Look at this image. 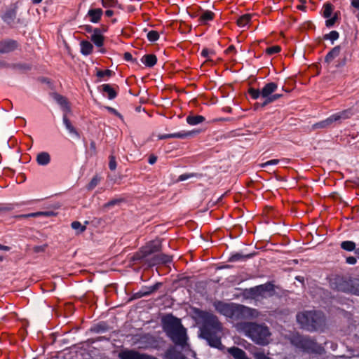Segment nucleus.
<instances>
[{
    "label": "nucleus",
    "mask_w": 359,
    "mask_h": 359,
    "mask_svg": "<svg viewBox=\"0 0 359 359\" xmlns=\"http://www.w3.org/2000/svg\"><path fill=\"white\" fill-rule=\"evenodd\" d=\"M205 120V117L201 115H189L187 117V122L189 125L195 126L203 123Z\"/></svg>",
    "instance_id": "25"
},
{
    "label": "nucleus",
    "mask_w": 359,
    "mask_h": 359,
    "mask_svg": "<svg viewBox=\"0 0 359 359\" xmlns=\"http://www.w3.org/2000/svg\"><path fill=\"white\" fill-rule=\"evenodd\" d=\"M157 161V156L154 155V154H151L149 156V163L151 165L154 164Z\"/></svg>",
    "instance_id": "54"
},
{
    "label": "nucleus",
    "mask_w": 359,
    "mask_h": 359,
    "mask_svg": "<svg viewBox=\"0 0 359 359\" xmlns=\"http://www.w3.org/2000/svg\"><path fill=\"white\" fill-rule=\"evenodd\" d=\"M11 67L22 72H27L31 69V65L26 63L13 64Z\"/></svg>",
    "instance_id": "32"
},
{
    "label": "nucleus",
    "mask_w": 359,
    "mask_h": 359,
    "mask_svg": "<svg viewBox=\"0 0 359 359\" xmlns=\"http://www.w3.org/2000/svg\"><path fill=\"white\" fill-rule=\"evenodd\" d=\"M199 318L202 320L200 337L205 339L210 346L223 350L224 346L221 342L222 327L217 317L211 313L201 311Z\"/></svg>",
    "instance_id": "1"
},
{
    "label": "nucleus",
    "mask_w": 359,
    "mask_h": 359,
    "mask_svg": "<svg viewBox=\"0 0 359 359\" xmlns=\"http://www.w3.org/2000/svg\"><path fill=\"white\" fill-rule=\"evenodd\" d=\"M241 307L245 309H241L240 311V319L243 318L247 316H250L252 318H256L258 316V311L256 309H250L249 307L241 305Z\"/></svg>",
    "instance_id": "19"
},
{
    "label": "nucleus",
    "mask_w": 359,
    "mask_h": 359,
    "mask_svg": "<svg viewBox=\"0 0 359 359\" xmlns=\"http://www.w3.org/2000/svg\"><path fill=\"white\" fill-rule=\"evenodd\" d=\"M88 15L90 18V21L92 22L97 23L101 18L102 10L101 8L90 9L88 11Z\"/></svg>",
    "instance_id": "22"
},
{
    "label": "nucleus",
    "mask_w": 359,
    "mask_h": 359,
    "mask_svg": "<svg viewBox=\"0 0 359 359\" xmlns=\"http://www.w3.org/2000/svg\"><path fill=\"white\" fill-rule=\"evenodd\" d=\"M215 309L221 314L233 320L240 319V311L244 309L240 304L217 301L214 303Z\"/></svg>",
    "instance_id": "8"
},
{
    "label": "nucleus",
    "mask_w": 359,
    "mask_h": 359,
    "mask_svg": "<svg viewBox=\"0 0 359 359\" xmlns=\"http://www.w3.org/2000/svg\"><path fill=\"white\" fill-rule=\"evenodd\" d=\"M210 53H212V51H210L207 48H204L201 52V55L203 56L204 57H207L209 55Z\"/></svg>",
    "instance_id": "56"
},
{
    "label": "nucleus",
    "mask_w": 359,
    "mask_h": 359,
    "mask_svg": "<svg viewBox=\"0 0 359 359\" xmlns=\"http://www.w3.org/2000/svg\"><path fill=\"white\" fill-rule=\"evenodd\" d=\"M50 155L47 151L39 152L36 157V161L39 165L46 166L50 163Z\"/></svg>",
    "instance_id": "15"
},
{
    "label": "nucleus",
    "mask_w": 359,
    "mask_h": 359,
    "mask_svg": "<svg viewBox=\"0 0 359 359\" xmlns=\"http://www.w3.org/2000/svg\"><path fill=\"white\" fill-rule=\"evenodd\" d=\"M352 115L351 109H346L330 116L325 121L327 125L330 126L334 123H340L342 120L350 118Z\"/></svg>",
    "instance_id": "11"
},
{
    "label": "nucleus",
    "mask_w": 359,
    "mask_h": 359,
    "mask_svg": "<svg viewBox=\"0 0 359 359\" xmlns=\"http://www.w3.org/2000/svg\"><path fill=\"white\" fill-rule=\"evenodd\" d=\"M71 226L73 229L78 231V233L83 232L86 229V226L82 225L78 221L73 222Z\"/></svg>",
    "instance_id": "34"
},
{
    "label": "nucleus",
    "mask_w": 359,
    "mask_h": 359,
    "mask_svg": "<svg viewBox=\"0 0 359 359\" xmlns=\"http://www.w3.org/2000/svg\"><path fill=\"white\" fill-rule=\"evenodd\" d=\"M278 89V85L276 83L270 82L266 84L261 89H255L250 88L248 90L249 95L253 100H257L259 98L266 100L272 94Z\"/></svg>",
    "instance_id": "10"
},
{
    "label": "nucleus",
    "mask_w": 359,
    "mask_h": 359,
    "mask_svg": "<svg viewBox=\"0 0 359 359\" xmlns=\"http://www.w3.org/2000/svg\"><path fill=\"white\" fill-rule=\"evenodd\" d=\"M341 248L346 251L351 252L355 249V243L353 241H346L340 244Z\"/></svg>",
    "instance_id": "29"
},
{
    "label": "nucleus",
    "mask_w": 359,
    "mask_h": 359,
    "mask_svg": "<svg viewBox=\"0 0 359 359\" xmlns=\"http://www.w3.org/2000/svg\"><path fill=\"white\" fill-rule=\"evenodd\" d=\"M341 51L340 46L334 47L325 56V62H331L335 57H337Z\"/></svg>",
    "instance_id": "24"
},
{
    "label": "nucleus",
    "mask_w": 359,
    "mask_h": 359,
    "mask_svg": "<svg viewBox=\"0 0 359 359\" xmlns=\"http://www.w3.org/2000/svg\"><path fill=\"white\" fill-rule=\"evenodd\" d=\"M9 67H11V65H9L8 63H7L3 60H0V68Z\"/></svg>",
    "instance_id": "60"
},
{
    "label": "nucleus",
    "mask_w": 359,
    "mask_h": 359,
    "mask_svg": "<svg viewBox=\"0 0 359 359\" xmlns=\"http://www.w3.org/2000/svg\"><path fill=\"white\" fill-rule=\"evenodd\" d=\"M297 8L300 10H304L305 9V6L304 5H299L297 6Z\"/></svg>",
    "instance_id": "64"
},
{
    "label": "nucleus",
    "mask_w": 359,
    "mask_h": 359,
    "mask_svg": "<svg viewBox=\"0 0 359 359\" xmlns=\"http://www.w3.org/2000/svg\"><path fill=\"white\" fill-rule=\"evenodd\" d=\"M254 357L255 359H271L264 352H256L254 354Z\"/></svg>",
    "instance_id": "47"
},
{
    "label": "nucleus",
    "mask_w": 359,
    "mask_h": 359,
    "mask_svg": "<svg viewBox=\"0 0 359 359\" xmlns=\"http://www.w3.org/2000/svg\"><path fill=\"white\" fill-rule=\"evenodd\" d=\"M282 97H283V95L280 94V93L272 94V95L270 96V97H269L266 100L263 101V102L261 104V106L262 107H264L268 105L269 104L276 101L277 100L280 99Z\"/></svg>",
    "instance_id": "31"
},
{
    "label": "nucleus",
    "mask_w": 359,
    "mask_h": 359,
    "mask_svg": "<svg viewBox=\"0 0 359 359\" xmlns=\"http://www.w3.org/2000/svg\"><path fill=\"white\" fill-rule=\"evenodd\" d=\"M90 154L91 155H95L96 154V144H95V142L92 140L90 142Z\"/></svg>",
    "instance_id": "50"
},
{
    "label": "nucleus",
    "mask_w": 359,
    "mask_h": 359,
    "mask_svg": "<svg viewBox=\"0 0 359 359\" xmlns=\"http://www.w3.org/2000/svg\"><path fill=\"white\" fill-rule=\"evenodd\" d=\"M17 15V6L11 5L2 15V20L8 25H11L15 22Z\"/></svg>",
    "instance_id": "13"
},
{
    "label": "nucleus",
    "mask_w": 359,
    "mask_h": 359,
    "mask_svg": "<svg viewBox=\"0 0 359 359\" xmlns=\"http://www.w3.org/2000/svg\"><path fill=\"white\" fill-rule=\"evenodd\" d=\"M195 176H197V174H195V173L182 174L179 176L178 181H184V180H188L191 177H195Z\"/></svg>",
    "instance_id": "43"
},
{
    "label": "nucleus",
    "mask_w": 359,
    "mask_h": 359,
    "mask_svg": "<svg viewBox=\"0 0 359 359\" xmlns=\"http://www.w3.org/2000/svg\"><path fill=\"white\" fill-rule=\"evenodd\" d=\"M122 201H123V199H121V198L112 199V200L109 201L108 203H107L104 205V207L110 208V207L114 206L116 205L119 204Z\"/></svg>",
    "instance_id": "42"
},
{
    "label": "nucleus",
    "mask_w": 359,
    "mask_h": 359,
    "mask_svg": "<svg viewBox=\"0 0 359 359\" xmlns=\"http://www.w3.org/2000/svg\"><path fill=\"white\" fill-rule=\"evenodd\" d=\"M109 168L111 170H114L116 168V161L114 156H109Z\"/></svg>",
    "instance_id": "40"
},
{
    "label": "nucleus",
    "mask_w": 359,
    "mask_h": 359,
    "mask_svg": "<svg viewBox=\"0 0 359 359\" xmlns=\"http://www.w3.org/2000/svg\"><path fill=\"white\" fill-rule=\"evenodd\" d=\"M161 286V283H156L154 285L148 287L147 291H145V292H143L141 293H137V297H142L148 296V295L151 294V293H153L154 292L156 291Z\"/></svg>",
    "instance_id": "28"
},
{
    "label": "nucleus",
    "mask_w": 359,
    "mask_h": 359,
    "mask_svg": "<svg viewBox=\"0 0 359 359\" xmlns=\"http://www.w3.org/2000/svg\"><path fill=\"white\" fill-rule=\"evenodd\" d=\"M337 19V14H335L332 18L328 19L325 21L326 26L328 27H332L334 25Z\"/></svg>",
    "instance_id": "46"
},
{
    "label": "nucleus",
    "mask_w": 359,
    "mask_h": 359,
    "mask_svg": "<svg viewBox=\"0 0 359 359\" xmlns=\"http://www.w3.org/2000/svg\"><path fill=\"white\" fill-rule=\"evenodd\" d=\"M290 342L295 347L306 352H313L316 346V344L311 339L297 333L291 337Z\"/></svg>",
    "instance_id": "9"
},
{
    "label": "nucleus",
    "mask_w": 359,
    "mask_h": 359,
    "mask_svg": "<svg viewBox=\"0 0 359 359\" xmlns=\"http://www.w3.org/2000/svg\"><path fill=\"white\" fill-rule=\"evenodd\" d=\"M91 41L98 47L103 45L104 36L101 34L100 29L95 28L93 30V34L91 36Z\"/></svg>",
    "instance_id": "20"
},
{
    "label": "nucleus",
    "mask_w": 359,
    "mask_h": 359,
    "mask_svg": "<svg viewBox=\"0 0 359 359\" xmlns=\"http://www.w3.org/2000/svg\"><path fill=\"white\" fill-rule=\"evenodd\" d=\"M98 183V180L96 177H93L89 183L88 188L92 189L95 188Z\"/></svg>",
    "instance_id": "51"
},
{
    "label": "nucleus",
    "mask_w": 359,
    "mask_h": 359,
    "mask_svg": "<svg viewBox=\"0 0 359 359\" xmlns=\"http://www.w3.org/2000/svg\"><path fill=\"white\" fill-rule=\"evenodd\" d=\"M195 133H196L195 131H189V132L181 131L179 133H171V134L159 135L158 139H160V140H165V139H169V138L184 139L187 137L194 135Z\"/></svg>",
    "instance_id": "14"
},
{
    "label": "nucleus",
    "mask_w": 359,
    "mask_h": 359,
    "mask_svg": "<svg viewBox=\"0 0 359 359\" xmlns=\"http://www.w3.org/2000/svg\"><path fill=\"white\" fill-rule=\"evenodd\" d=\"M161 250V241H152L137 252L132 259L133 261L139 262L149 267L172 262V256L163 253L156 254Z\"/></svg>",
    "instance_id": "2"
},
{
    "label": "nucleus",
    "mask_w": 359,
    "mask_h": 359,
    "mask_svg": "<svg viewBox=\"0 0 359 359\" xmlns=\"http://www.w3.org/2000/svg\"><path fill=\"white\" fill-rule=\"evenodd\" d=\"M346 263L348 264L353 265L357 262L356 258L352 256L348 257L346 259Z\"/></svg>",
    "instance_id": "53"
},
{
    "label": "nucleus",
    "mask_w": 359,
    "mask_h": 359,
    "mask_svg": "<svg viewBox=\"0 0 359 359\" xmlns=\"http://www.w3.org/2000/svg\"><path fill=\"white\" fill-rule=\"evenodd\" d=\"M105 109H107V111L115 116H118L119 118L123 120V116L114 108H112L111 107H105Z\"/></svg>",
    "instance_id": "44"
},
{
    "label": "nucleus",
    "mask_w": 359,
    "mask_h": 359,
    "mask_svg": "<svg viewBox=\"0 0 359 359\" xmlns=\"http://www.w3.org/2000/svg\"><path fill=\"white\" fill-rule=\"evenodd\" d=\"M48 215V212H38L31 213V214L26 215H21L20 217H36V216H39V215Z\"/></svg>",
    "instance_id": "52"
},
{
    "label": "nucleus",
    "mask_w": 359,
    "mask_h": 359,
    "mask_svg": "<svg viewBox=\"0 0 359 359\" xmlns=\"http://www.w3.org/2000/svg\"><path fill=\"white\" fill-rule=\"evenodd\" d=\"M314 128H327L329 127V126L327 125L326 122L325 120L319 122V123H317L316 124L313 125V126Z\"/></svg>",
    "instance_id": "49"
},
{
    "label": "nucleus",
    "mask_w": 359,
    "mask_h": 359,
    "mask_svg": "<svg viewBox=\"0 0 359 359\" xmlns=\"http://www.w3.org/2000/svg\"><path fill=\"white\" fill-rule=\"evenodd\" d=\"M241 329L244 331L246 336L258 345L266 346L270 342L271 333L269 328L264 324L245 323Z\"/></svg>",
    "instance_id": "5"
},
{
    "label": "nucleus",
    "mask_w": 359,
    "mask_h": 359,
    "mask_svg": "<svg viewBox=\"0 0 359 359\" xmlns=\"http://www.w3.org/2000/svg\"><path fill=\"white\" fill-rule=\"evenodd\" d=\"M280 51V47L278 46H274L266 48V53L268 55H273Z\"/></svg>",
    "instance_id": "39"
},
{
    "label": "nucleus",
    "mask_w": 359,
    "mask_h": 359,
    "mask_svg": "<svg viewBox=\"0 0 359 359\" xmlns=\"http://www.w3.org/2000/svg\"><path fill=\"white\" fill-rule=\"evenodd\" d=\"M121 359H149V356L140 354L135 351H128L122 353L120 355Z\"/></svg>",
    "instance_id": "16"
},
{
    "label": "nucleus",
    "mask_w": 359,
    "mask_h": 359,
    "mask_svg": "<svg viewBox=\"0 0 359 359\" xmlns=\"http://www.w3.org/2000/svg\"><path fill=\"white\" fill-rule=\"evenodd\" d=\"M54 98L56 100V102L61 106L62 110L65 112V114L67 112L70 111L69 103L65 97L59 94H55Z\"/></svg>",
    "instance_id": "21"
},
{
    "label": "nucleus",
    "mask_w": 359,
    "mask_h": 359,
    "mask_svg": "<svg viewBox=\"0 0 359 359\" xmlns=\"http://www.w3.org/2000/svg\"><path fill=\"white\" fill-rule=\"evenodd\" d=\"M124 59L126 61H133V56H132L131 53H130L129 52H126L124 53Z\"/></svg>",
    "instance_id": "55"
},
{
    "label": "nucleus",
    "mask_w": 359,
    "mask_h": 359,
    "mask_svg": "<svg viewBox=\"0 0 359 359\" xmlns=\"http://www.w3.org/2000/svg\"><path fill=\"white\" fill-rule=\"evenodd\" d=\"M339 36L338 32L337 31H331L329 34H327L324 36V39H329L333 43L334 41H336Z\"/></svg>",
    "instance_id": "33"
},
{
    "label": "nucleus",
    "mask_w": 359,
    "mask_h": 359,
    "mask_svg": "<svg viewBox=\"0 0 359 359\" xmlns=\"http://www.w3.org/2000/svg\"><path fill=\"white\" fill-rule=\"evenodd\" d=\"M163 329L167 335L177 346L182 347L187 344V330L181 323V320L172 315L163 319Z\"/></svg>",
    "instance_id": "3"
},
{
    "label": "nucleus",
    "mask_w": 359,
    "mask_h": 359,
    "mask_svg": "<svg viewBox=\"0 0 359 359\" xmlns=\"http://www.w3.org/2000/svg\"><path fill=\"white\" fill-rule=\"evenodd\" d=\"M118 4L117 0H102V6L104 7H114Z\"/></svg>",
    "instance_id": "41"
},
{
    "label": "nucleus",
    "mask_w": 359,
    "mask_h": 359,
    "mask_svg": "<svg viewBox=\"0 0 359 359\" xmlns=\"http://www.w3.org/2000/svg\"><path fill=\"white\" fill-rule=\"evenodd\" d=\"M93 46L91 43L88 41H82L81 42V52L83 55H88L93 51Z\"/></svg>",
    "instance_id": "26"
},
{
    "label": "nucleus",
    "mask_w": 359,
    "mask_h": 359,
    "mask_svg": "<svg viewBox=\"0 0 359 359\" xmlns=\"http://www.w3.org/2000/svg\"><path fill=\"white\" fill-rule=\"evenodd\" d=\"M332 13V5L330 3H327L324 6L323 16L325 18H328L331 16Z\"/></svg>",
    "instance_id": "35"
},
{
    "label": "nucleus",
    "mask_w": 359,
    "mask_h": 359,
    "mask_svg": "<svg viewBox=\"0 0 359 359\" xmlns=\"http://www.w3.org/2000/svg\"><path fill=\"white\" fill-rule=\"evenodd\" d=\"M233 50H235V47L233 45L230 46L227 49V52H231Z\"/></svg>",
    "instance_id": "63"
},
{
    "label": "nucleus",
    "mask_w": 359,
    "mask_h": 359,
    "mask_svg": "<svg viewBox=\"0 0 359 359\" xmlns=\"http://www.w3.org/2000/svg\"><path fill=\"white\" fill-rule=\"evenodd\" d=\"M159 38V34L158 32L151 30L147 33V39L149 41L154 42Z\"/></svg>",
    "instance_id": "37"
},
{
    "label": "nucleus",
    "mask_w": 359,
    "mask_h": 359,
    "mask_svg": "<svg viewBox=\"0 0 359 359\" xmlns=\"http://www.w3.org/2000/svg\"><path fill=\"white\" fill-rule=\"evenodd\" d=\"M278 162H279V160H278V159H273V160L268 161H266V162H265L264 163H262L260 165V166L262 168H266L268 165H276V164L278 163Z\"/></svg>",
    "instance_id": "45"
},
{
    "label": "nucleus",
    "mask_w": 359,
    "mask_h": 359,
    "mask_svg": "<svg viewBox=\"0 0 359 359\" xmlns=\"http://www.w3.org/2000/svg\"><path fill=\"white\" fill-rule=\"evenodd\" d=\"M105 14H106V15H107V17H111V16H112V15H113V14H114V11H111V10H107V11H106V12H105Z\"/></svg>",
    "instance_id": "62"
},
{
    "label": "nucleus",
    "mask_w": 359,
    "mask_h": 359,
    "mask_svg": "<svg viewBox=\"0 0 359 359\" xmlns=\"http://www.w3.org/2000/svg\"><path fill=\"white\" fill-rule=\"evenodd\" d=\"M142 62L145 65V66L148 67H154L157 62V57L154 54L145 55L142 58Z\"/></svg>",
    "instance_id": "23"
},
{
    "label": "nucleus",
    "mask_w": 359,
    "mask_h": 359,
    "mask_svg": "<svg viewBox=\"0 0 359 359\" xmlns=\"http://www.w3.org/2000/svg\"><path fill=\"white\" fill-rule=\"evenodd\" d=\"M83 29L87 32H93L94 29L90 25H86L83 27Z\"/></svg>",
    "instance_id": "59"
},
{
    "label": "nucleus",
    "mask_w": 359,
    "mask_h": 359,
    "mask_svg": "<svg viewBox=\"0 0 359 359\" xmlns=\"http://www.w3.org/2000/svg\"><path fill=\"white\" fill-rule=\"evenodd\" d=\"M214 15L215 14L212 11H206L201 16V19L203 21L212 20L214 18Z\"/></svg>",
    "instance_id": "38"
},
{
    "label": "nucleus",
    "mask_w": 359,
    "mask_h": 359,
    "mask_svg": "<svg viewBox=\"0 0 359 359\" xmlns=\"http://www.w3.org/2000/svg\"><path fill=\"white\" fill-rule=\"evenodd\" d=\"M99 88L109 100L114 99L117 95L116 90L109 84H103Z\"/></svg>",
    "instance_id": "18"
},
{
    "label": "nucleus",
    "mask_w": 359,
    "mask_h": 359,
    "mask_svg": "<svg viewBox=\"0 0 359 359\" xmlns=\"http://www.w3.org/2000/svg\"><path fill=\"white\" fill-rule=\"evenodd\" d=\"M63 123L65 126L66 129L69 131V133L75 137L79 138L80 135L75 127L72 125L70 120L68 118L66 114L63 115L62 117Z\"/></svg>",
    "instance_id": "17"
},
{
    "label": "nucleus",
    "mask_w": 359,
    "mask_h": 359,
    "mask_svg": "<svg viewBox=\"0 0 359 359\" xmlns=\"http://www.w3.org/2000/svg\"><path fill=\"white\" fill-rule=\"evenodd\" d=\"M333 289L337 291L359 296V278L350 276H337L331 282Z\"/></svg>",
    "instance_id": "6"
},
{
    "label": "nucleus",
    "mask_w": 359,
    "mask_h": 359,
    "mask_svg": "<svg viewBox=\"0 0 359 359\" xmlns=\"http://www.w3.org/2000/svg\"><path fill=\"white\" fill-rule=\"evenodd\" d=\"M114 74V72L111 70H97L96 73V76L99 78H103L104 76L110 77Z\"/></svg>",
    "instance_id": "36"
},
{
    "label": "nucleus",
    "mask_w": 359,
    "mask_h": 359,
    "mask_svg": "<svg viewBox=\"0 0 359 359\" xmlns=\"http://www.w3.org/2000/svg\"><path fill=\"white\" fill-rule=\"evenodd\" d=\"M11 208L4 205L0 204V212L9 211Z\"/></svg>",
    "instance_id": "57"
},
{
    "label": "nucleus",
    "mask_w": 359,
    "mask_h": 359,
    "mask_svg": "<svg viewBox=\"0 0 359 359\" xmlns=\"http://www.w3.org/2000/svg\"><path fill=\"white\" fill-rule=\"evenodd\" d=\"M275 292L274 285L271 283L268 282L265 284L245 289L244 294L248 298L259 301L273 297L275 294Z\"/></svg>",
    "instance_id": "7"
},
{
    "label": "nucleus",
    "mask_w": 359,
    "mask_h": 359,
    "mask_svg": "<svg viewBox=\"0 0 359 359\" xmlns=\"http://www.w3.org/2000/svg\"><path fill=\"white\" fill-rule=\"evenodd\" d=\"M10 249H11L10 247L0 244V250L8 251V250H10Z\"/></svg>",
    "instance_id": "61"
},
{
    "label": "nucleus",
    "mask_w": 359,
    "mask_h": 359,
    "mask_svg": "<svg viewBox=\"0 0 359 359\" xmlns=\"http://www.w3.org/2000/svg\"><path fill=\"white\" fill-rule=\"evenodd\" d=\"M47 248V245H37L33 248V251L36 253L41 252L45 251Z\"/></svg>",
    "instance_id": "48"
},
{
    "label": "nucleus",
    "mask_w": 359,
    "mask_h": 359,
    "mask_svg": "<svg viewBox=\"0 0 359 359\" xmlns=\"http://www.w3.org/2000/svg\"><path fill=\"white\" fill-rule=\"evenodd\" d=\"M252 254L243 255L241 253L237 252V253L232 255L229 257V261L233 262H238V261H241V260H245L246 259L252 257Z\"/></svg>",
    "instance_id": "27"
},
{
    "label": "nucleus",
    "mask_w": 359,
    "mask_h": 359,
    "mask_svg": "<svg viewBox=\"0 0 359 359\" xmlns=\"http://www.w3.org/2000/svg\"><path fill=\"white\" fill-rule=\"evenodd\" d=\"M19 44L13 39H6L0 41V53H8L18 49Z\"/></svg>",
    "instance_id": "12"
},
{
    "label": "nucleus",
    "mask_w": 359,
    "mask_h": 359,
    "mask_svg": "<svg viewBox=\"0 0 359 359\" xmlns=\"http://www.w3.org/2000/svg\"><path fill=\"white\" fill-rule=\"evenodd\" d=\"M296 318L301 327L309 332L322 330L325 323L323 313L316 311L299 312Z\"/></svg>",
    "instance_id": "4"
},
{
    "label": "nucleus",
    "mask_w": 359,
    "mask_h": 359,
    "mask_svg": "<svg viewBox=\"0 0 359 359\" xmlns=\"http://www.w3.org/2000/svg\"><path fill=\"white\" fill-rule=\"evenodd\" d=\"M251 18H252V15L250 14H245L242 16H241L238 20H237V24L239 27H245V25H247L249 22L251 20Z\"/></svg>",
    "instance_id": "30"
},
{
    "label": "nucleus",
    "mask_w": 359,
    "mask_h": 359,
    "mask_svg": "<svg viewBox=\"0 0 359 359\" xmlns=\"http://www.w3.org/2000/svg\"><path fill=\"white\" fill-rule=\"evenodd\" d=\"M351 6L355 8L359 9V0H352Z\"/></svg>",
    "instance_id": "58"
}]
</instances>
